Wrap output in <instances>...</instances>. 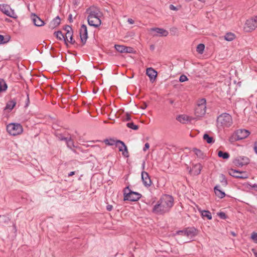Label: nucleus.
I'll return each mask as SVG.
<instances>
[{
  "label": "nucleus",
  "instance_id": "6ab92c4d",
  "mask_svg": "<svg viewBox=\"0 0 257 257\" xmlns=\"http://www.w3.org/2000/svg\"><path fill=\"white\" fill-rule=\"evenodd\" d=\"M197 234L196 229L194 227H188L186 228V237L191 239Z\"/></svg>",
  "mask_w": 257,
  "mask_h": 257
},
{
  "label": "nucleus",
  "instance_id": "5fc2aeb1",
  "mask_svg": "<svg viewBox=\"0 0 257 257\" xmlns=\"http://www.w3.org/2000/svg\"><path fill=\"white\" fill-rule=\"evenodd\" d=\"M127 22L130 24H133L135 23L134 21L132 19H128Z\"/></svg>",
  "mask_w": 257,
  "mask_h": 257
},
{
  "label": "nucleus",
  "instance_id": "680f3d73",
  "mask_svg": "<svg viewBox=\"0 0 257 257\" xmlns=\"http://www.w3.org/2000/svg\"><path fill=\"white\" fill-rule=\"evenodd\" d=\"M84 146H85L86 147L90 146V145H84Z\"/></svg>",
  "mask_w": 257,
  "mask_h": 257
},
{
  "label": "nucleus",
  "instance_id": "9d476101",
  "mask_svg": "<svg viewBox=\"0 0 257 257\" xmlns=\"http://www.w3.org/2000/svg\"><path fill=\"white\" fill-rule=\"evenodd\" d=\"M0 10L5 15L12 18H15L16 15L14 10H12L8 5H0Z\"/></svg>",
  "mask_w": 257,
  "mask_h": 257
},
{
  "label": "nucleus",
  "instance_id": "c756f323",
  "mask_svg": "<svg viewBox=\"0 0 257 257\" xmlns=\"http://www.w3.org/2000/svg\"><path fill=\"white\" fill-rule=\"evenodd\" d=\"M224 37L226 41H231L235 39V36L233 33L229 32L226 33Z\"/></svg>",
  "mask_w": 257,
  "mask_h": 257
},
{
  "label": "nucleus",
  "instance_id": "473e14b6",
  "mask_svg": "<svg viewBox=\"0 0 257 257\" xmlns=\"http://www.w3.org/2000/svg\"><path fill=\"white\" fill-rule=\"evenodd\" d=\"M218 156L219 157L222 158L224 159H227L229 158V154L228 153L221 151H219L218 152Z\"/></svg>",
  "mask_w": 257,
  "mask_h": 257
},
{
  "label": "nucleus",
  "instance_id": "a211bd4d",
  "mask_svg": "<svg viewBox=\"0 0 257 257\" xmlns=\"http://www.w3.org/2000/svg\"><path fill=\"white\" fill-rule=\"evenodd\" d=\"M206 106H198L195 108V114L197 117H202L206 113Z\"/></svg>",
  "mask_w": 257,
  "mask_h": 257
},
{
  "label": "nucleus",
  "instance_id": "a18cd8bd",
  "mask_svg": "<svg viewBox=\"0 0 257 257\" xmlns=\"http://www.w3.org/2000/svg\"><path fill=\"white\" fill-rule=\"evenodd\" d=\"M219 216L222 219H225L226 218V215L224 212H221L218 214Z\"/></svg>",
  "mask_w": 257,
  "mask_h": 257
},
{
  "label": "nucleus",
  "instance_id": "ddd939ff",
  "mask_svg": "<svg viewBox=\"0 0 257 257\" xmlns=\"http://www.w3.org/2000/svg\"><path fill=\"white\" fill-rule=\"evenodd\" d=\"M87 21L90 26L95 28L98 27L101 24L100 18L87 17Z\"/></svg>",
  "mask_w": 257,
  "mask_h": 257
},
{
  "label": "nucleus",
  "instance_id": "864d4df0",
  "mask_svg": "<svg viewBox=\"0 0 257 257\" xmlns=\"http://www.w3.org/2000/svg\"><path fill=\"white\" fill-rule=\"evenodd\" d=\"M68 20L70 23L73 22L72 15L69 14L68 17Z\"/></svg>",
  "mask_w": 257,
  "mask_h": 257
},
{
  "label": "nucleus",
  "instance_id": "09e8293b",
  "mask_svg": "<svg viewBox=\"0 0 257 257\" xmlns=\"http://www.w3.org/2000/svg\"><path fill=\"white\" fill-rule=\"evenodd\" d=\"M91 146L93 148H96V150L97 151L99 152L101 151L100 148L98 145H94V146Z\"/></svg>",
  "mask_w": 257,
  "mask_h": 257
},
{
  "label": "nucleus",
  "instance_id": "2f4dec72",
  "mask_svg": "<svg viewBox=\"0 0 257 257\" xmlns=\"http://www.w3.org/2000/svg\"><path fill=\"white\" fill-rule=\"evenodd\" d=\"M54 35L57 38V39H58L59 40H64H64H65L64 35L62 33L61 31H58L57 32H55L54 33Z\"/></svg>",
  "mask_w": 257,
  "mask_h": 257
},
{
  "label": "nucleus",
  "instance_id": "e2e57ef3",
  "mask_svg": "<svg viewBox=\"0 0 257 257\" xmlns=\"http://www.w3.org/2000/svg\"><path fill=\"white\" fill-rule=\"evenodd\" d=\"M231 234H232L233 236H235V233H234L233 232H231Z\"/></svg>",
  "mask_w": 257,
  "mask_h": 257
},
{
  "label": "nucleus",
  "instance_id": "58836bf2",
  "mask_svg": "<svg viewBox=\"0 0 257 257\" xmlns=\"http://www.w3.org/2000/svg\"><path fill=\"white\" fill-rule=\"evenodd\" d=\"M197 105L206 106V99L202 98L198 100Z\"/></svg>",
  "mask_w": 257,
  "mask_h": 257
},
{
  "label": "nucleus",
  "instance_id": "0e129e2a",
  "mask_svg": "<svg viewBox=\"0 0 257 257\" xmlns=\"http://www.w3.org/2000/svg\"><path fill=\"white\" fill-rule=\"evenodd\" d=\"M255 257H257V252L255 253Z\"/></svg>",
  "mask_w": 257,
  "mask_h": 257
},
{
  "label": "nucleus",
  "instance_id": "412c9836",
  "mask_svg": "<svg viewBox=\"0 0 257 257\" xmlns=\"http://www.w3.org/2000/svg\"><path fill=\"white\" fill-rule=\"evenodd\" d=\"M31 18L34 24L36 26H42L44 24V22L35 15H32Z\"/></svg>",
  "mask_w": 257,
  "mask_h": 257
},
{
  "label": "nucleus",
  "instance_id": "f3484780",
  "mask_svg": "<svg viewBox=\"0 0 257 257\" xmlns=\"http://www.w3.org/2000/svg\"><path fill=\"white\" fill-rule=\"evenodd\" d=\"M151 31H153L156 32L157 34H154V36H159V37H162V36H167L169 33L168 32L162 28H152L151 29Z\"/></svg>",
  "mask_w": 257,
  "mask_h": 257
},
{
  "label": "nucleus",
  "instance_id": "a19ab883",
  "mask_svg": "<svg viewBox=\"0 0 257 257\" xmlns=\"http://www.w3.org/2000/svg\"><path fill=\"white\" fill-rule=\"evenodd\" d=\"M251 238L255 243H257V233L253 232L251 235Z\"/></svg>",
  "mask_w": 257,
  "mask_h": 257
},
{
  "label": "nucleus",
  "instance_id": "4be33fe9",
  "mask_svg": "<svg viewBox=\"0 0 257 257\" xmlns=\"http://www.w3.org/2000/svg\"><path fill=\"white\" fill-rule=\"evenodd\" d=\"M177 119L182 123H185L186 122H190L192 120V118L185 114L180 115L178 116Z\"/></svg>",
  "mask_w": 257,
  "mask_h": 257
},
{
  "label": "nucleus",
  "instance_id": "9b49d317",
  "mask_svg": "<svg viewBox=\"0 0 257 257\" xmlns=\"http://www.w3.org/2000/svg\"><path fill=\"white\" fill-rule=\"evenodd\" d=\"M80 37L82 43L85 44L88 38V33L87 27L85 25H82L79 31Z\"/></svg>",
  "mask_w": 257,
  "mask_h": 257
},
{
  "label": "nucleus",
  "instance_id": "a878e982",
  "mask_svg": "<svg viewBox=\"0 0 257 257\" xmlns=\"http://www.w3.org/2000/svg\"><path fill=\"white\" fill-rule=\"evenodd\" d=\"M214 190L215 195L218 197L220 198H223V197H225V193L220 190V186L219 185H216V186H215Z\"/></svg>",
  "mask_w": 257,
  "mask_h": 257
},
{
  "label": "nucleus",
  "instance_id": "423d86ee",
  "mask_svg": "<svg viewBox=\"0 0 257 257\" xmlns=\"http://www.w3.org/2000/svg\"><path fill=\"white\" fill-rule=\"evenodd\" d=\"M257 27V15L246 21L243 30L245 32H249Z\"/></svg>",
  "mask_w": 257,
  "mask_h": 257
},
{
  "label": "nucleus",
  "instance_id": "603ef678",
  "mask_svg": "<svg viewBox=\"0 0 257 257\" xmlns=\"http://www.w3.org/2000/svg\"><path fill=\"white\" fill-rule=\"evenodd\" d=\"M147 107V104L146 102H144L143 104L141 106V108L145 109Z\"/></svg>",
  "mask_w": 257,
  "mask_h": 257
},
{
  "label": "nucleus",
  "instance_id": "ea45409f",
  "mask_svg": "<svg viewBox=\"0 0 257 257\" xmlns=\"http://www.w3.org/2000/svg\"><path fill=\"white\" fill-rule=\"evenodd\" d=\"M55 136L60 141H65L66 139V137H64L61 134L58 133H56Z\"/></svg>",
  "mask_w": 257,
  "mask_h": 257
},
{
  "label": "nucleus",
  "instance_id": "4468645a",
  "mask_svg": "<svg viewBox=\"0 0 257 257\" xmlns=\"http://www.w3.org/2000/svg\"><path fill=\"white\" fill-rule=\"evenodd\" d=\"M141 176L142 180L144 186L147 187H150L152 184V181L148 173L144 171H143L141 173Z\"/></svg>",
  "mask_w": 257,
  "mask_h": 257
},
{
  "label": "nucleus",
  "instance_id": "aec40b11",
  "mask_svg": "<svg viewBox=\"0 0 257 257\" xmlns=\"http://www.w3.org/2000/svg\"><path fill=\"white\" fill-rule=\"evenodd\" d=\"M202 169V166L200 164L194 165L190 170V172L194 175H198L200 173Z\"/></svg>",
  "mask_w": 257,
  "mask_h": 257
},
{
  "label": "nucleus",
  "instance_id": "de8ad7c7",
  "mask_svg": "<svg viewBox=\"0 0 257 257\" xmlns=\"http://www.w3.org/2000/svg\"><path fill=\"white\" fill-rule=\"evenodd\" d=\"M150 147V145L148 143H147L145 145V147L143 148V151H146L147 150H148Z\"/></svg>",
  "mask_w": 257,
  "mask_h": 257
},
{
  "label": "nucleus",
  "instance_id": "3c124183",
  "mask_svg": "<svg viewBox=\"0 0 257 257\" xmlns=\"http://www.w3.org/2000/svg\"><path fill=\"white\" fill-rule=\"evenodd\" d=\"M112 206L111 205H108L106 206V209L108 211H111L112 209Z\"/></svg>",
  "mask_w": 257,
  "mask_h": 257
},
{
  "label": "nucleus",
  "instance_id": "c9c22d12",
  "mask_svg": "<svg viewBox=\"0 0 257 257\" xmlns=\"http://www.w3.org/2000/svg\"><path fill=\"white\" fill-rule=\"evenodd\" d=\"M205 48V46L203 44L198 45L197 47V51L199 54H202Z\"/></svg>",
  "mask_w": 257,
  "mask_h": 257
},
{
  "label": "nucleus",
  "instance_id": "dca6fc26",
  "mask_svg": "<svg viewBox=\"0 0 257 257\" xmlns=\"http://www.w3.org/2000/svg\"><path fill=\"white\" fill-rule=\"evenodd\" d=\"M146 74L149 77L150 81L153 83L156 79L157 72L153 68L150 67L147 69Z\"/></svg>",
  "mask_w": 257,
  "mask_h": 257
},
{
  "label": "nucleus",
  "instance_id": "f704fd0d",
  "mask_svg": "<svg viewBox=\"0 0 257 257\" xmlns=\"http://www.w3.org/2000/svg\"><path fill=\"white\" fill-rule=\"evenodd\" d=\"M219 178L220 181L222 185L224 186H226L227 182L225 176L223 174H221L219 176Z\"/></svg>",
  "mask_w": 257,
  "mask_h": 257
},
{
  "label": "nucleus",
  "instance_id": "c85d7f7f",
  "mask_svg": "<svg viewBox=\"0 0 257 257\" xmlns=\"http://www.w3.org/2000/svg\"><path fill=\"white\" fill-rule=\"evenodd\" d=\"M8 85L5 80L0 79V92L6 91Z\"/></svg>",
  "mask_w": 257,
  "mask_h": 257
},
{
  "label": "nucleus",
  "instance_id": "e433bc0d",
  "mask_svg": "<svg viewBox=\"0 0 257 257\" xmlns=\"http://www.w3.org/2000/svg\"><path fill=\"white\" fill-rule=\"evenodd\" d=\"M126 126L128 127L132 128L134 130H137L139 128L138 126L137 125L135 124L133 122H128L126 124Z\"/></svg>",
  "mask_w": 257,
  "mask_h": 257
},
{
  "label": "nucleus",
  "instance_id": "20e7f679",
  "mask_svg": "<svg viewBox=\"0 0 257 257\" xmlns=\"http://www.w3.org/2000/svg\"><path fill=\"white\" fill-rule=\"evenodd\" d=\"M250 135V132L245 129H239L235 132L230 138L229 141L233 142L246 138Z\"/></svg>",
  "mask_w": 257,
  "mask_h": 257
},
{
  "label": "nucleus",
  "instance_id": "4c0bfd02",
  "mask_svg": "<svg viewBox=\"0 0 257 257\" xmlns=\"http://www.w3.org/2000/svg\"><path fill=\"white\" fill-rule=\"evenodd\" d=\"M176 235L180 237L186 236V229L182 230H179L176 232Z\"/></svg>",
  "mask_w": 257,
  "mask_h": 257
},
{
  "label": "nucleus",
  "instance_id": "774afa93",
  "mask_svg": "<svg viewBox=\"0 0 257 257\" xmlns=\"http://www.w3.org/2000/svg\"><path fill=\"white\" fill-rule=\"evenodd\" d=\"M256 108H257V104H256Z\"/></svg>",
  "mask_w": 257,
  "mask_h": 257
},
{
  "label": "nucleus",
  "instance_id": "4d7b16f0",
  "mask_svg": "<svg viewBox=\"0 0 257 257\" xmlns=\"http://www.w3.org/2000/svg\"><path fill=\"white\" fill-rule=\"evenodd\" d=\"M145 164H146L145 161H144L143 162V163H142V169L143 171H144V170H145Z\"/></svg>",
  "mask_w": 257,
  "mask_h": 257
},
{
  "label": "nucleus",
  "instance_id": "13d9d810",
  "mask_svg": "<svg viewBox=\"0 0 257 257\" xmlns=\"http://www.w3.org/2000/svg\"><path fill=\"white\" fill-rule=\"evenodd\" d=\"M75 174V172L74 171H72V172H70L69 174H68V177H71L72 176H73V175Z\"/></svg>",
  "mask_w": 257,
  "mask_h": 257
},
{
  "label": "nucleus",
  "instance_id": "6e6552de",
  "mask_svg": "<svg viewBox=\"0 0 257 257\" xmlns=\"http://www.w3.org/2000/svg\"><path fill=\"white\" fill-rule=\"evenodd\" d=\"M229 174L235 178L239 179H247L249 177L248 174L245 171H239L235 169H230L228 171Z\"/></svg>",
  "mask_w": 257,
  "mask_h": 257
},
{
  "label": "nucleus",
  "instance_id": "f8f14e48",
  "mask_svg": "<svg viewBox=\"0 0 257 257\" xmlns=\"http://www.w3.org/2000/svg\"><path fill=\"white\" fill-rule=\"evenodd\" d=\"M117 144H118L117 147L118 148L119 151L122 153V156L125 158H128L129 157V153L127 147L124 142L120 140H117Z\"/></svg>",
  "mask_w": 257,
  "mask_h": 257
},
{
  "label": "nucleus",
  "instance_id": "0eeeda50",
  "mask_svg": "<svg viewBox=\"0 0 257 257\" xmlns=\"http://www.w3.org/2000/svg\"><path fill=\"white\" fill-rule=\"evenodd\" d=\"M86 13L88 14V17L101 18L103 16L100 9L93 6L88 8L86 10Z\"/></svg>",
  "mask_w": 257,
  "mask_h": 257
},
{
  "label": "nucleus",
  "instance_id": "f03ea898",
  "mask_svg": "<svg viewBox=\"0 0 257 257\" xmlns=\"http://www.w3.org/2000/svg\"><path fill=\"white\" fill-rule=\"evenodd\" d=\"M232 124L231 116L228 113H223L217 119V125L218 127H228Z\"/></svg>",
  "mask_w": 257,
  "mask_h": 257
},
{
  "label": "nucleus",
  "instance_id": "37998d69",
  "mask_svg": "<svg viewBox=\"0 0 257 257\" xmlns=\"http://www.w3.org/2000/svg\"><path fill=\"white\" fill-rule=\"evenodd\" d=\"M188 80L187 76L185 75H182L180 76L179 81L181 82H185Z\"/></svg>",
  "mask_w": 257,
  "mask_h": 257
},
{
  "label": "nucleus",
  "instance_id": "5701e85b",
  "mask_svg": "<svg viewBox=\"0 0 257 257\" xmlns=\"http://www.w3.org/2000/svg\"><path fill=\"white\" fill-rule=\"evenodd\" d=\"M64 42L66 45H67V42L70 43V44H73L75 43V40L73 39V32L71 33H66L64 36Z\"/></svg>",
  "mask_w": 257,
  "mask_h": 257
},
{
  "label": "nucleus",
  "instance_id": "b1692460",
  "mask_svg": "<svg viewBox=\"0 0 257 257\" xmlns=\"http://www.w3.org/2000/svg\"><path fill=\"white\" fill-rule=\"evenodd\" d=\"M198 210L201 213V216L203 218H206L209 220L212 219V215L211 212L208 210H203L201 208H198Z\"/></svg>",
  "mask_w": 257,
  "mask_h": 257
},
{
  "label": "nucleus",
  "instance_id": "69168bd1",
  "mask_svg": "<svg viewBox=\"0 0 257 257\" xmlns=\"http://www.w3.org/2000/svg\"><path fill=\"white\" fill-rule=\"evenodd\" d=\"M189 240H185L184 242H189Z\"/></svg>",
  "mask_w": 257,
  "mask_h": 257
},
{
  "label": "nucleus",
  "instance_id": "c03bdc74",
  "mask_svg": "<svg viewBox=\"0 0 257 257\" xmlns=\"http://www.w3.org/2000/svg\"><path fill=\"white\" fill-rule=\"evenodd\" d=\"M123 120L124 121H129L131 120V116L128 113H126L123 116Z\"/></svg>",
  "mask_w": 257,
  "mask_h": 257
},
{
  "label": "nucleus",
  "instance_id": "bf43d9fd",
  "mask_svg": "<svg viewBox=\"0 0 257 257\" xmlns=\"http://www.w3.org/2000/svg\"><path fill=\"white\" fill-rule=\"evenodd\" d=\"M169 101L170 104H173L174 103V100H173L172 99H169Z\"/></svg>",
  "mask_w": 257,
  "mask_h": 257
},
{
  "label": "nucleus",
  "instance_id": "cd10ccee",
  "mask_svg": "<svg viewBox=\"0 0 257 257\" xmlns=\"http://www.w3.org/2000/svg\"><path fill=\"white\" fill-rule=\"evenodd\" d=\"M16 104V102L15 100H10L7 103L5 109H9L10 110H11L15 106Z\"/></svg>",
  "mask_w": 257,
  "mask_h": 257
},
{
  "label": "nucleus",
  "instance_id": "f257e3e1",
  "mask_svg": "<svg viewBox=\"0 0 257 257\" xmlns=\"http://www.w3.org/2000/svg\"><path fill=\"white\" fill-rule=\"evenodd\" d=\"M174 204L173 197L169 195H164L154 206L152 212L156 214L162 215L168 212Z\"/></svg>",
  "mask_w": 257,
  "mask_h": 257
},
{
  "label": "nucleus",
  "instance_id": "7c9ffc66",
  "mask_svg": "<svg viewBox=\"0 0 257 257\" xmlns=\"http://www.w3.org/2000/svg\"><path fill=\"white\" fill-rule=\"evenodd\" d=\"M117 141L113 139H105L104 140V142L105 143L106 145H107L108 146H112L114 144L116 145V146H118V144H117Z\"/></svg>",
  "mask_w": 257,
  "mask_h": 257
},
{
  "label": "nucleus",
  "instance_id": "79ce46f5",
  "mask_svg": "<svg viewBox=\"0 0 257 257\" xmlns=\"http://www.w3.org/2000/svg\"><path fill=\"white\" fill-rule=\"evenodd\" d=\"M64 30L66 32V33L73 32L72 28L68 25L65 26L64 28Z\"/></svg>",
  "mask_w": 257,
  "mask_h": 257
},
{
  "label": "nucleus",
  "instance_id": "49530a36",
  "mask_svg": "<svg viewBox=\"0 0 257 257\" xmlns=\"http://www.w3.org/2000/svg\"><path fill=\"white\" fill-rule=\"evenodd\" d=\"M6 42L4 41V37L3 35H0V44H5Z\"/></svg>",
  "mask_w": 257,
  "mask_h": 257
},
{
  "label": "nucleus",
  "instance_id": "bb28decb",
  "mask_svg": "<svg viewBox=\"0 0 257 257\" xmlns=\"http://www.w3.org/2000/svg\"><path fill=\"white\" fill-rule=\"evenodd\" d=\"M67 146L68 148L70 149L71 150H72L74 152H75V150H74V148H77L76 146L74 145V142L72 140L71 137L69 138H66V140H65Z\"/></svg>",
  "mask_w": 257,
  "mask_h": 257
},
{
  "label": "nucleus",
  "instance_id": "7ed1b4c3",
  "mask_svg": "<svg viewBox=\"0 0 257 257\" xmlns=\"http://www.w3.org/2000/svg\"><path fill=\"white\" fill-rule=\"evenodd\" d=\"M7 130L11 136L20 135L23 132L22 125L19 123H11L7 125Z\"/></svg>",
  "mask_w": 257,
  "mask_h": 257
},
{
  "label": "nucleus",
  "instance_id": "39448f33",
  "mask_svg": "<svg viewBox=\"0 0 257 257\" xmlns=\"http://www.w3.org/2000/svg\"><path fill=\"white\" fill-rule=\"evenodd\" d=\"M129 190V187H126L124 190L123 200L131 201H137L142 197V195L138 192L130 191L128 193H126V190Z\"/></svg>",
  "mask_w": 257,
  "mask_h": 257
},
{
  "label": "nucleus",
  "instance_id": "393cba45",
  "mask_svg": "<svg viewBox=\"0 0 257 257\" xmlns=\"http://www.w3.org/2000/svg\"><path fill=\"white\" fill-rule=\"evenodd\" d=\"M61 22V19L59 16L56 17L51 22L49 27L54 29L59 25Z\"/></svg>",
  "mask_w": 257,
  "mask_h": 257
},
{
  "label": "nucleus",
  "instance_id": "6e6d98bb",
  "mask_svg": "<svg viewBox=\"0 0 257 257\" xmlns=\"http://www.w3.org/2000/svg\"><path fill=\"white\" fill-rule=\"evenodd\" d=\"M254 150L255 153L257 154V142L254 143Z\"/></svg>",
  "mask_w": 257,
  "mask_h": 257
},
{
  "label": "nucleus",
  "instance_id": "72a5a7b5",
  "mask_svg": "<svg viewBox=\"0 0 257 257\" xmlns=\"http://www.w3.org/2000/svg\"><path fill=\"white\" fill-rule=\"evenodd\" d=\"M204 141L208 144H212L214 143V141L212 137H210L208 134H204L203 137Z\"/></svg>",
  "mask_w": 257,
  "mask_h": 257
},
{
  "label": "nucleus",
  "instance_id": "8fccbe9b",
  "mask_svg": "<svg viewBox=\"0 0 257 257\" xmlns=\"http://www.w3.org/2000/svg\"><path fill=\"white\" fill-rule=\"evenodd\" d=\"M170 10H173V11H176L177 9L176 8V7H175L174 5H170Z\"/></svg>",
  "mask_w": 257,
  "mask_h": 257
},
{
  "label": "nucleus",
  "instance_id": "338daca9",
  "mask_svg": "<svg viewBox=\"0 0 257 257\" xmlns=\"http://www.w3.org/2000/svg\"><path fill=\"white\" fill-rule=\"evenodd\" d=\"M49 87H51V88H53V87H52L50 85H49Z\"/></svg>",
  "mask_w": 257,
  "mask_h": 257
},
{
  "label": "nucleus",
  "instance_id": "052dcab7",
  "mask_svg": "<svg viewBox=\"0 0 257 257\" xmlns=\"http://www.w3.org/2000/svg\"><path fill=\"white\" fill-rule=\"evenodd\" d=\"M150 49L152 50H153L154 49V45H151V47H150Z\"/></svg>",
  "mask_w": 257,
  "mask_h": 257
},
{
  "label": "nucleus",
  "instance_id": "1a4fd4ad",
  "mask_svg": "<svg viewBox=\"0 0 257 257\" xmlns=\"http://www.w3.org/2000/svg\"><path fill=\"white\" fill-rule=\"evenodd\" d=\"M249 158L247 157L238 156L234 159L233 163L237 167H242L249 164Z\"/></svg>",
  "mask_w": 257,
  "mask_h": 257
},
{
  "label": "nucleus",
  "instance_id": "2eb2a0df",
  "mask_svg": "<svg viewBox=\"0 0 257 257\" xmlns=\"http://www.w3.org/2000/svg\"><path fill=\"white\" fill-rule=\"evenodd\" d=\"M114 47L117 51L121 53H132L133 52V48L130 47H126L123 45H115Z\"/></svg>",
  "mask_w": 257,
  "mask_h": 257
}]
</instances>
